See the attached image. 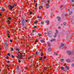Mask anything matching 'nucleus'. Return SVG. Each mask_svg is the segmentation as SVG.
Masks as SVG:
<instances>
[{"mask_svg":"<svg viewBox=\"0 0 74 74\" xmlns=\"http://www.w3.org/2000/svg\"><path fill=\"white\" fill-rule=\"evenodd\" d=\"M18 53L19 54H17L18 56H16V58H17L18 59H22V58L25 56L24 55L21 56L22 55V54L23 53H21L19 51H18Z\"/></svg>","mask_w":74,"mask_h":74,"instance_id":"obj_1","label":"nucleus"},{"mask_svg":"<svg viewBox=\"0 0 74 74\" xmlns=\"http://www.w3.org/2000/svg\"><path fill=\"white\" fill-rule=\"evenodd\" d=\"M21 25L23 28L25 27V21L24 20H22L21 22Z\"/></svg>","mask_w":74,"mask_h":74,"instance_id":"obj_2","label":"nucleus"},{"mask_svg":"<svg viewBox=\"0 0 74 74\" xmlns=\"http://www.w3.org/2000/svg\"><path fill=\"white\" fill-rule=\"evenodd\" d=\"M14 6H11L10 5H8L9 9H10V10H11L12 8H14Z\"/></svg>","mask_w":74,"mask_h":74,"instance_id":"obj_3","label":"nucleus"},{"mask_svg":"<svg viewBox=\"0 0 74 74\" xmlns=\"http://www.w3.org/2000/svg\"><path fill=\"white\" fill-rule=\"evenodd\" d=\"M42 1L43 2H44V3H46L49 2V1L48 0H42Z\"/></svg>","mask_w":74,"mask_h":74,"instance_id":"obj_4","label":"nucleus"},{"mask_svg":"<svg viewBox=\"0 0 74 74\" xmlns=\"http://www.w3.org/2000/svg\"><path fill=\"white\" fill-rule=\"evenodd\" d=\"M66 53L69 55H71V52L70 51H67Z\"/></svg>","mask_w":74,"mask_h":74,"instance_id":"obj_5","label":"nucleus"},{"mask_svg":"<svg viewBox=\"0 0 74 74\" xmlns=\"http://www.w3.org/2000/svg\"><path fill=\"white\" fill-rule=\"evenodd\" d=\"M46 23H47V25H48L49 24V21H45Z\"/></svg>","mask_w":74,"mask_h":74,"instance_id":"obj_6","label":"nucleus"},{"mask_svg":"<svg viewBox=\"0 0 74 74\" xmlns=\"http://www.w3.org/2000/svg\"><path fill=\"white\" fill-rule=\"evenodd\" d=\"M66 62H68V63H70L71 62V61L69 59H67L66 60Z\"/></svg>","mask_w":74,"mask_h":74,"instance_id":"obj_7","label":"nucleus"},{"mask_svg":"<svg viewBox=\"0 0 74 74\" xmlns=\"http://www.w3.org/2000/svg\"><path fill=\"white\" fill-rule=\"evenodd\" d=\"M56 41V39H53L51 40V42H53V41Z\"/></svg>","mask_w":74,"mask_h":74,"instance_id":"obj_8","label":"nucleus"},{"mask_svg":"<svg viewBox=\"0 0 74 74\" xmlns=\"http://www.w3.org/2000/svg\"><path fill=\"white\" fill-rule=\"evenodd\" d=\"M47 43L48 46H50L51 45V43L49 42H47Z\"/></svg>","mask_w":74,"mask_h":74,"instance_id":"obj_9","label":"nucleus"},{"mask_svg":"<svg viewBox=\"0 0 74 74\" xmlns=\"http://www.w3.org/2000/svg\"><path fill=\"white\" fill-rule=\"evenodd\" d=\"M57 18L58 19V21H59L60 20V17H57Z\"/></svg>","mask_w":74,"mask_h":74,"instance_id":"obj_10","label":"nucleus"},{"mask_svg":"<svg viewBox=\"0 0 74 74\" xmlns=\"http://www.w3.org/2000/svg\"><path fill=\"white\" fill-rule=\"evenodd\" d=\"M49 3H47L46 5V7L47 8H49Z\"/></svg>","mask_w":74,"mask_h":74,"instance_id":"obj_11","label":"nucleus"},{"mask_svg":"<svg viewBox=\"0 0 74 74\" xmlns=\"http://www.w3.org/2000/svg\"><path fill=\"white\" fill-rule=\"evenodd\" d=\"M52 50H51V48H49L48 49V51H49V52H51V51Z\"/></svg>","mask_w":74,"mask_h":74,"instance_id":"obj_12","label":"nucleus"},{"mask_svg":"<svg viewBox=\"0 0 74 74\" xmlns=\"http://www.w3.org/2000/svg\"><path fill=\"white\" fill-rule=\"evenodd\" d=\"M64 45V44H62L61 45V47H60V48L61 47H63Z\"/></svg>","mask_w":74,"mask_h":74,"instance_id":"obj_13","label":"nucleus"},{"mask_svg":"<svg viewBox=\"0 0 74 74\" xmlns=\"http://www.w3.org/2000/svg\"><path fill=\"white\" fill-rule=\"evenodd\" d=\"M56 36H57V33H55V35L54 36V38H56Z\"/></svg>","mask_w":74,"mask_h":74,"instance_id":"obj_14","label":"nucleus"},{"mask_svg":"<svg viewBox=\"0 0 74 74\" xmlns=\"http://www.w3.org/2000/svg\"><path fill=\"white\" fill-rule=\"evenodd\" d=\"M40 42H42L43 43H44V42H45V41H44L42 40H40Z\"/></svg>","mask_w":74,"mask_h":74,"instance_id":"obj_15","label":"nucleus"},{"mask_svg":"<svg viewBox=\"0 0 74 74\" xmlns=\"http://www.w3.org/2000/svg\"><path fill=\"white\" fill-rule=\"evenodd\" d=\"M61 69L62 70H64V67H63V66H62L61 67Z\"/></svg>","mask_w":74,"mask_h":74,"instance_id":"obj_16","label":"nucleus"},{"mask_svg":"<svg viewBox=\"0 0 74 74\" xmlns=\"http://www.w3.org/2000/svg\"><path fill=\"white\" fill-rule=\"evenodd\" d=\"M54 55L57 56L58 53L56 52H55L54 54Z\"/></svg>","mask_w":74,"mask_h":74,"instance_id":"obj_17","label":"nucleus"},{"mask_svg":"<svg viewBox=\"0 0 74 74\" xmlns=\"http://www.w3.org/2000/svg\"><path fill=\"white\" fill-rule=\"evenodd\" d=\"M66 67L67 70H69V67H68L67 66H66Z\"/></svg>","mask_w":74,"mask_h":74,"instance_id":"obj_18","label":"nucleus"},{"mask_svg":"<svg viewBox=\"0 0 74 74\" xmlns=\"http://www.w3.org/2000/svg\"><path fill=\"white\" fill-rule=\"evenodd\" d=\"M42 8V6H40V7H39V9H40V10H41V8Z\"/></svg>","mask_w":74,"mask_h":74,"instance_id":"obj_19","label":"nucleus"},{"mask_svg":"<svg viewBox=\"0 0 74 74\" xmlns=\"http://www.w3.org/2000/svg\"><path fill=\"white\" fill-rule=\"evenodd\" d=\"M72 14H73V12H70L69 13V15H71Z\"/></svg>","mask_w":74,"mask_h":74,"instance_id":"obj_20","label":"nucleus"},{"mask_svg":"<svg viewBox=\"0 0 74 74\" xmlns=\"http://www.w3.org/2000/svg\"><path fill=\"white\" fill-rule=\"evenodd\" d=\"M7 41L6 40V42L5 43V45H7Z\"/></svg>","mask_w":74,"mask_h":74,"instance_id":"obj_21","label":"nucleus"},{"mask_svg":"<svg viewBox=\"0 0 74 74\" xmlns=\"http://www.w3.org/2000/svg\"><path fill=\"white\" fill-rule=\"evenodd\" d=\"M39 54V53L38 52H36V55H38Z\"/></svg>","mask_w":74,"mask_h":74,"instance_id":"obj_22","label":"nucleus"},{"mask_svg":"<svg viewBox=\"0 0 74 74\" xmlns=\"http://www.w3.org/2000/svg\"><path fill=\"white\" fill-rule=\"evenodd\" d=\"M5 49L7 48V45H5Z\"/></svg>","mask_w":74,"mask_h":74,"instance_id":"obj_23","label":"nucleus"},{"mask_svg":"<svg viewBox=\"0 0 74 74\" xmlns=\"http://www.w3.org/2000/svg\"><path fill=\"white\" fill-rule=\"evenodd\" d=\"M65 6H61V8H62V9H63L64 8H65Z\"/></svg>","mask_w":74,"mask_h":74,"instance_id":"obj_24","label":"nucleus"},{"mask_svg":"<svg viewBox=\"0 0 74 74\" xmlns=\"http://www.w3.org/2000/svg\"><path fill=\"white\" fill-rule=\"evenodd\" d=\"M5 9L4 8H2V11H4Z\"/></svg>","mask_w":74,"mask_h":74,"instance_id":"obj_25","label":"nucleus"},{"mask_svg":"<svg viewBox=\"0 0 74 74\" xmlns=\"http://www.w3.org/2000/svg\"><path fill=\"white\" fill-rule=\"evenodd\" d=\"M16 50L17 51H20V49H19V48H17Z\"/></svg>","mask_w":74,"mask_h":74,"instance_id":"obj_26","label":"nucleus"},{"mask_svg":"<svg viewBox=\"0 0 74 74\" xmlns=\"http://www.w3.org/2000/svg\"><path fill=\"white\" fill-rule=\"evenodd\" d=\"M48 36H49V37H51V36H52V35L51 34H50V35H49V34H48Z\"/></svg>","mask_w":74,"mask_h":74,"instance_id":"obj_27","label":"nucleus"},{"mask_svg":"<svg viewBox=\"0 0 74 74\" xmlns=\"http://www.w3.org/2000/svg\"><path fill=\"white\" fill-rule=\"evenodd\" d=\"M41 54V56H44V55H43V53L42 52Z\"/></svg>","mask_w":74,"mask_h":74,"instance_id":"obj_28","label":"nucleus"},{"mask_svg":"<svg viewBox=\"0 0 74 74\" xmlns=\"http://www.w3.org/2000/svg\"><path fill=\"white\" fill-rule=\"evenodd\" d=\"M31 36H34V34L32 33H31V34H30Z\"/></svg>","mask_w":74,"mask_h":74,"instance_id":"obj_29","label":"nucleus"},{"mask_svg":"<svg viewBox=\"0 0 74 74\" xmlns=\"http://www.w3.org/2000/svg\"><path fill=\"white\" fill-rule=\"evenodd\" d=\"M63 24L64 25H66V22H64L63 23Z\"/></svg>","mask_w":74,"mask_h":74,"instance_id":"obj_30","label":"nucleus"},{"mask_svg":"<svg viewBox=\"0 0 74 74\" xmlns=\"http://www.w3.org/2000/svg\"><path fill=\"white\" fill-rule=\"evenodd\" d=\"M39 60H42V58L41 57H40L39 58Z\"/></svg>","mask_w":74,"mask_h":74,"instance_id":"obj_31","label":"nucleus"},{"mask_svg":"<svg viewBox=\"0 0 74 74\" xmlns=\"http://www.w3.org/2000/svg\"><path fill=\"white\" fill-rule=\"evenodd\" d=\"M61 62H63V61L64 60L63 59H62L61 60Z\"/></svg>","mask_w":74,"mask_h":74,"instance_id":"obj_32","label":"nucleus"},{"mask_svg":"<svg viewBox=\"0 0 74 74\" xmlns=\"http://www.w3.org/2000/svg\"><path fill=\"white\" fill-rule=\"evenodd\" d=\"M56 30L57 34L59 33H58V30H57V29H56Z\"/></svg>","mask_w":74,"mask_h":74,"instance_id":"obj_33","label":"nucleus"},{"mask_svg":"<svg viewBox=\"0 0 74 74\" xmlns=\"http://www.w3.org/2000/svg\"><path fill=\"white\" fill-rule=\"evenodd\" d=\"M34 23H37V21H34Z\"/></svg>","mask_w":74,"mask_h":74,"instance_id":"obj_34","label":"nucleus"},{"mask_svg":"<svg viewBox=\"0 0 74 74\" xmlns=\"http://www.w3.org/2000/svg\"><path fill=\"white\" fill-rule=\"evenodd\" d=\"M38 35H39V37H40V36H41V35L40 34H38Z\"/></svg>","mask_w":74,"mask_h":74,"instance_id":"obj_35","label":"nucleus"},{"mask_svg":"<svg viewBox=\"0 0 74 74\" xmlns=\"http://www.w3.org/2000/svg\"><path fill=\"white\" fill-rule=\"evenodd\" d=\"M29 14H30V15H32V12H29Z\"/></svg>","mask_w":74,"mask_h":74,"instance_id":"obj_36","label":"nucleus"},{"mask_svg":"<svg viewBox=\"0 0 74 74\" xmlns=\"http://www.w3.org/2000/svg\"><path fill=\"white\" fill-rule=\"evenodd\" d=\"M16 69L17 70H19V67L18 66L16 67Z\"/></svg>","mask_w":74,"mask_h":74,"instance_id":"obj_37","label":"nucleus"},{"mask_svg":"<svg viewBox=\"0 0 74 74\" xmlns=\"http://www.w3.org/2000/svg\"><path fill=\"white\" fill-rule=\"evenodd\" d=\"M8 19H10V20H11V17H9L8 18Z\"/></svg>","mask_w":74,"mask_h":74,"instance_id":"obj_38","label":"nucleus"},{"mask_svg":"<svg viewBox=\"0 0 74 74\" xmlns=\"http://www.w3.org/2000/svg\"><path fill=\"white\" fill-rule=\"evenodd\" d=\"M25 70H27V67L26 66L25 67Z\"/></svg>","mask_w":74,"mask_h":74,"instance_id":"obj_39","label":"nucleus"},{"mask_svg":"<svg viewBox=\"0 0 74 74\" xmlns=\"http://www.w3.org/2000/svg\"><path fill=\"white\" fill-rule=\"evenodd\" d=\"M46 58H47V57H46L45 56H44V59H46Z\"/></svg>","mask_w":74,"mask_h":74,"instance_id":"obj_40","label":"nucleus"},{"mask_svg":"<svg viewBox=\"0 0 74 74\" xmlns=\"http://www.w3.org/2000/svg\"><path fill=\"white\" fill-rule=\"evenodd\" d=\"M37 28V26H34V29H35V28Z\"/></svg>","mask_w":74,"mask_h":74,"instance_id":"obj_41","label":"nucleus"},{"mask_svg":"<svg viewBox=\"0 0 74 74\" xmlns=\"http://www.w3.org/2000/svg\"><path fill=\"white\" fill-rule=\"evenodd\" d=\"M35 6H36V7H37V3L36 4Z\"/></svg>","mask_w":74,"mask_h":74,"instance_id":"obj_42","label":"nucleus"},{"mask_svg":"<svg viewBox=\"0 0 74 74\" xmlns=\"http://www.w3.org/2000/svg\"><path fill=\"white\" fill-rule=\"evenodd\" d=\"M11 51H14V50L13 49V48H11Z\"/></svg>","mask_w":74,"mask_h":74,"instance_id":"obj_43","label":"nucleus"},{"mask_svg":"<svg viewBox=\"0 0 74 74\" xmlns=\"http://www.w3.org/2000/svg\"><path fill=\"white\" fill-rule=\"evenodd\" d=\"M41 24H42V25H44V23L43 22H41Z\"/></svg>","mask_w":74,"mask_h":74,"instance_id":"obj_44","label":"nucleus"},{"mask_svg":"<svg viewBox=\"0 0 74 74\" xmlns=\"http://www.w3.org/2000/svg\"><path fill=\"white\" fill-rule=\"evenodd\" d=\"M5 58H6V59H8V57H5Z\"/></svg>","mask_w":74,"mask_h":74,"instance_id":"obj_45","label":"nucleus"},{"mask_svg":"<svg viewBox=\"0 0 74 74\" xmlns=\"http://www.w3.org/2000/svg\"><path fill=\"white\" fill-rule=\"evenodd\" d=\"M7 67H10V65H7Z\"/></svg>","mask_w":74,"mask_h":74,"instance_id":"obj_46","label":"nucleus"},{"mask_svg":"<svg viewBox=\"0 0 74 74\" xmlns=\"http://www.w3.org/2000/svg\"><path fill=\"white\" fill-rule=\"evenodd\" d=\"M44 69H45V70H47V67H45Z\"/></svg>","mask_w":74,"mask_h":74,"instance_id":"obj_47","label":"nucleus"},{"mask_svg":"<svg viewBox=\"0 0 74 74\" xmlns=\"http://www.w3.org/2000/svg\"><path fill=\"white\" fill-rule=\"evenodd\" d=\"M10 41L11 42H12V40H10Z\"/></svg>","mask_w":74,"mask_h":74,"instance_id":"obj_48","label":"nucleus"},{"mask_svg":"<svg viewBox=\"0 0 74 74\" xmlns=\"http://www.w3.org/2000/svg\"><path fill=\"white\" fill-rule=\"evenodd\" d=\"M72 66H74V64H72Z\"/></svg>","mask_w":74,"mask_h":74,"instance_id":"obj_49","label":"nucleus"},{"mask_svg":"<svg viewBox=\"0 0 74 74\" xmlns=\"http://www.w3.org/2000/svg\"><path fill=\"white\" fill-rule=\"evenodd\" d=\"M21 61L20 60H18V62L19 63H20V62H21Z\"/></svg>","mask_w":74,"mask_h":74,"instance_id":"obj_50","label":"nucleus"},{"mask_svg":"<svg viewBox=\"0 0 74 74\" xmlns=\"http://www.w3.org/2000/svg\"><path fill=\"white\" fill-rule=\"evenodd\" d=\"M8 55H9V56H10V53H8L7 54Z\"/></svg>","mask_w":74,"mask_h":74,"instance_id":"obj_51","label":"nucleus"},{"mask_svg":"<svg viewBox=\"0 0 74 74\" xmlns=\"http://www.w3.org/2000/svg\"><path fill=\"white\" fill-rule=\"evenodd\" d=\"M10 61H8V62H7L8 63H10Z\"/></svg>","mask_w":74,"mask_h":74,"instance_id":"obj_52","label":"nucleus"},{"mask_svg":"<svg viewBox=\"0 0 74 74\" xmlns=\"http://www.w3.org/2000/svg\"><path fill=\"white\" fill-rule=\"evenodd\" d=\"M38 18H41V17H40L39 16H38Z\"/></svg>","mask_w":74,"mask_h":74,"instance_id":"obj_53","label":"nucleus"},{"mask_svg":"<svg viewBox=\"0 0 74 74\" xmlns=\"http://www.w3.org/2000/svg\"><path fill=\"white\" fill-rule=\"evenodd\" d=\"M7 22H8V23L10 22V21H9V20H8L7 21Z\"/></svg>","mask_w":74,"mask_h":74,"instance_id":"obj_54","label":"nucleus"},{"mask_svg":"<svg viewBox=\"0 0 74 74\" xmlns=\"http://www.w3.org/2000/svg\"><path fill=\"white\" fill-rule=\"evenodd\" d=\"M12 56L13 58H14V56Z\"/></svg>","mask_w":74,"mask_h":74,"instance_id":"obj_55","label":"nucleus"},{"mask_svg":"<svg viewBox=\"0 0 74 74\" xmlns=\"http://www.w3.org/2000/svg\"><path fill=\"white\" fill-rule=\"evenodd\" d=\"M34 30H35V29H34V30H33L32 32H34Z\"/></svg>","mask_w":74,"mask_h":74,"instance_id":"obj_56","label":"nucleus"},{"mask_svg":"<svg viewBox=\"0 0 74 74\" xmlns=\"http://www.w3.org/2000/svg\"><path fill=\"white\" fill-rule=\"evenodd\" d=\"M8 23V25H10V22H9Z\"/></svg>","mask_w":74,"mask_h":74,"instance_id":"obj_57","label":"nucleus"},{"mask_svg":"<svg viewBox=\"0 0 74 74\" xmlns=\"http://www.w3.org/2000/svg\"><path fill=\"white\" fill-rule=\"evenodd\" d=\"M73 19H74V16H73V17H72Z\"/></svg>","mask_w":74,"mask_h":74,"instance_id":"obj_58","label":"nucleus"},{"mask_svg":"<svg viewBox=\"0 0 74 74\" xmlns=\"http://www.w3.org/2000/svg\"><path fill=\"white\" fill-rule=\"evenodd\" d=\"M38 40H36L35 42H38Z\"/></svg>","mask_w":74,"mask_h":74,"instance_id":"obj_59","label":"nucleus"},{"mask_svg":"<svg viewBox=\"0 0 74 74\" xmlns=\"http://www.w3.org/2000/svg\"><path fill=\"white\" fill-rule=\"evenodd\" d=\"M58 29H60V27H58Z\"/></svg>","mask_w":74,"mask_h":74,"instance_id":"obj_60","label":"nucleus"},{"mask_svg":"<svg viewBox=\"0 0 74 74\" xmlns=\"http://www.w3.org/2000/svg\"><path fill=\"white\" fill-rule=\"evenodd\" d=\"M34 44H36V42H34Z\"/></svg>","mask_w":74,"mask_h":74,"instance_id":"obj_61","label":"nucleus"},{"mask_svg":"<svg viewBox=\"0 0 74 74\" xmlns=\"http://www.w3.org/2000/svg\"><path fill=\"white\" fill-rule=\"evenodd\" d=\"M30 67L31 69H32V66H30Z\"/></svg>","mask_w":74,"mask_h":74,"instance_id":"obj_62","label":"nucleus"},{"mask_svg":"<svg viewBox=\"0 0 74 74\" xmlns=\"http://www.w3.org/2000/svg\"><path fill=\"white\" fill-rule=\"evenodd\" d=\"M14 5L13 6H14V5H15V4H14Z\"/></svg>","mask_w":74,"mask_h":74,"instance_id":"obj_63","label":"nucleus"},{"mask_svg":"<svg viewBox=\"0 0 74 74\" xmlns=\"http://www.w3.org/2000/svg\"><path fill=\"white\" fill-rule=\"evenodd\" d=\"M72 1H73V2H74V0H72Z\"/></svg>","mask_w":74,"mask_h":74,"instance_id":"obj_64","label":"nucleus"}]
</instances>
